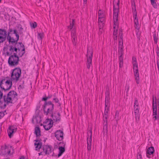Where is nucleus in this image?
<instances>
[{"label": "nucleus", "mask_w": 159, "mask_h": 159, "mask_svg": "<svg viewBox=\"0 0 159 159\" xmlns=\"http://www.w3.org/2000/svg\"><path fill=\"white\" fill-rule=\"evenodd\" d=\"M18 40L19 39L16 38L14 39L13 37H11L9 34L7 35V40L8 41L9 44V52H6L7 55H10L12 54L14 51L16 52H17V51H20L19 43V42H18Z\"/></svg>", "instance_id": "nucleus-1"}, {"label": "nucleus", "mask_w": 159, "mask_h": 159, "mask_svg": "<svg viewBox=\"0 0 159 159\" xmlns=\"http://www.w3.org/2000/svg\"><path fill=\"white\" fill-rule=\"evenodd\" d=\"M54 107V104L53 102L50 101L44 102L42 106L44 114L46 115L50 114L53 111Z\"/></svg>", "instance_id": "nucleus-2"}, {"label": "nucleus", "mask_w": 159, "mask_h": 159, "mask_svg": "<svg viewBox=\"0 0 159 159\" xmlns=\"http://www.w3.org/2000/svg\"><path fill=\"white\" fill-rule=\"evenodd\" d=\"M8 58V62L9 66H17L19 63V57L17 52L14 53L13 55H10Z\"/></svg>", "instance_id": "nucleus-3"}, {"label": "nucleus", "mask_w": 159, "mask_h": 159, "mask_svg": "<svg viewBox=\"0 0 159 159\" xmlns=\"http://www.w3.org/2000/svg\"><path fill=\"white\" fill-rule=\"evenodd\" d=\"M12 85V82L7 80L6 81L5 78L0 81V87L5 91L9 90Z\"/></svg>", "instance_id": "nucleus-4"}, {"label": "nucleus", "mask_w": 159, "mask_h": 159, "mask_svg": "<svg viewBox=\"0 0 159 159\" xmlns=\"http://www.w3.org/2000/svg\"><path fill=\"white\" fill-rule=\"evenodd\" d=\"M21 74V70L20 67H16L14 69L11 75V79L13 80L17 81Z\"/></svg>", "instance_id": "nucleus-5"}, {"label": "nucleus", "mask_w": 159, "mask_h": 159, "mask_svg": "<svg viewBox=\"0 0 159 159\" xmlns=\"http://www.w3.org/2000/svg\"><path fill=\"white\" fill-rule=\"evenodd\" d=\"M132 64L135 80L137 84H138L140 81L137 62H133Z\"/></svg>", "instance_id": "nucleus-6"}, {"label": "nucleus", "mask_w": 159, "mask_h": 159, "mask_svg": "<svg viewBox=\"0 0 159 159\" xmlns=\"http://www.w3.org/2000/svg\"><path fill=\"white\" fill-rule=\"evenodd\" d=\"M108 108H107V109H105V111L103 114V131L104 133L105 132H107V118L108 117Z\"/></svg>", "instance_id": "nucleus-7"}, {"label": "nucleus", "mask_w": 159, "mask_h": 159, "mask_svg": "<svg viewBox=\"0 0 159 159\" xmlns=\"http://www.w3.org/2000/svg\"><path fill=\"white\" fill-rule=\"evenodd\" d=\"M93 51L87 49V53L86 54L87 57V66L88 69H89L91 65H92V58L93 57Z\"/></svg>", "instance_id": "nucleus-8"}, {"label": "nucleus", "mask_w": 159, "mask_h": 159, "mask_svg": "<svg viewBox=\"0 0 159 159\" xmlns=\"http://www.w3.org/2000/svg\"><path fill=\"white\" fill-rule=\"evenodd\" d=\"M50 114L51 115V116L52 117L51 119H52V121L54 120L56 122H59L61 120V115L59 112L56 113V112H54L53 111Z\"/></svg>", "instance_id": "nucleus-9"}, {"label": "nucleus", "mask_w": 159, "mask_h": 159, "mask_svg": "<svg viewBox=\"0 0 159 159\" xmlns=\"http://www.w3.org/2000/svg\"><path fill=\"white\" fill-rule=\"evenodd\" d=\"M7 32L5 29H0V43H3L6 39Z\"/></svg>", "instance_id": "nucleus-10"}, {"label": "nucleus", "mask_w": 159, "mask_h": 159, "mask_svg": "<svg viewBox=\"0 0 159 159\" xmlns=\"http://www.w3.org/2000/svg\"><path fill=\"white\" fill-rule=\"evenodd\" d=\"M63 132L61 130H57L55 133V136L57 139L59 141H61L63 139Z\"/></svg>", "instance_id": "nucleus-11"}, {"label": "nucleus", "mask_w": 159, "mask_h": 159, "mask_svg": "<svg viewBox=\"0 0 159 159\" xmlns=\"http://www.w3.org/2000/svg\"><path fill=\"white\" fill-rule=\"evenodd\" d=\"M52 148L51 146L47 145L43 147L42 149L43 150V152L45 153V155H49L52 152Z\"/></svg>", "instance_id": "nucleus-12"}, {"label": "nucleus", "mask_w": 159, "mask_h": 159, "mask_svg": "<svg viewBox=\"0 0 159 159\" xmlns=\"http://www.w3.org/2000/svg\"><path fill=\"white\" fill-rule=\"evenodd\" d=\"M17 128H15L13 126H10L7 129V133L9 137L11 138L12 136L13 133L15 132L16 131Z\"/></svg>", "instance_id": "nucleus-13"}, {"label": "nucleus", "mask_w": 159, "mask_h": 159, "mask_svg": "<svg viewBox=\"0 0 159 159\" xmlns=\"http://www.w3.org/2000/svg\"><path fill=\"white\" fill-rule=\"evenodd\" d=\"M89 133L90 134V138H87V149L88 151H90L91 149V145L92 142V131L91 130H89Z\"/></svg>", "instance_id": "nucleus-14"}, {"label": "nucleus", "mask_w": 159, "mask_h": 159, "mask_svg": "<svg viewBox=\"0 0 159 159\" xmlns=\"http://www.w3.org/2000/svg\"><path fill=\"white\" fill-rule=\"evenodd\" d=\"M19 47L20 48V51L21 50V51L18 54V56L20 57H22L24 54L25 52V48L24 45L22 44L21 42H19Z\"/></svg>", "instance_id": "nucleus-15"}, {"label": "nucleus", "mask_w": 159, "mask_h": 159, "mask_svg": "<svg viewBox=\"0 0 159 159\" xmlns=\"http://www.w3.org/2000/svg\"><path fill=\"white\" fill-rule=\"evenodd\" d=\"M157 99L156 97L155 98V100L153 95L152 96V107L153 110V112L155 114L157 112Z\"/></svg>", "instance_id": "nucleus-16"}, {"label": "nucleus", "mask_w": 159, "mask_h": 159, "mask_svg": "<svg viewBox=\"0 0 159 159\" xmlns=\"http://www.w3.org/2000/svg\"><path fill=\"white\" fill-rule=\"evenodd\" d=\"M59 144H62L61 145H63V147L62 146H61V147H59V148H58L59 153L58 155V157L61 156L62 155V154L65 152V144H64L63 142H61L59 143Z\"/></svg>", "instance_id": "nucleus-17"}, {"label": "nucleus", "mask_w": 159, "mask_h": 159, "mask_svg": "<svg viewBox=\"0 0 159 159\" xmlns=\"http://www.w3.org/2000/svg\"><path fill=\"white\" fill-rule=\"evenodd\" d=\"M53 124V121L52 119H50L49 122L47 125H43L44 129L47 130H49L52 126Z\"/></svg>", "instance_id": "nucleus-18"}, {"label": "nucleus", "mask_w": 159, "mask_h": 159, "mask_svg": "<svg viewBox=\"0 0 159 159\" xmlns=\"http://www.w3.org/2000/svg\"><path fill=\"white\" fill-rule=\"evenodd\" d=\"M123 47H118V53L119 55L118 58H123Z\"/></svg>", "instance_id": "nucleus-19"}, {"label": "nucleus", "mask_w": 159, "mask_h": 159, "mask_svg": "<svg viewBox=\"0 0 159 159\" xmlns=\"http://www.w3.org/2000/svg\"><path fill=\"white\" fill-rule=\"evenodd\" d=\"M154 152V148L153 147H150L148 148L146 151V153H148V155H151L153 154Z\"/></svg>", "instance_id": "nucleus-20"}, {"label": "nucleus", "mask_w": 159, "mask_h": 159, "mask_svg": "<svg viewBox=\"0 0 159 159\" xmlns=\"http://www.w3.org/2000/svg\"><path fill=\"white\" fill-rule=\"evenodd\" d=\"M34 133L37 137L41 135V131L39 127H36L35 128Z\"/></svg>", "instance_id": "nucleus-21"}, {"label": "nucleus", "mask_w": 159, "mask_h": 159, "mask_svg": "<svg viewBox=\"0 0 159 159\" xmlns=\"http://www.w3.org/2000/svg\"><path fill=\"white\" fill-rule=\"evenodd\" d=\"M34 145L36 146V150H38L41 148L42 146V143L40 142H35L34 143Z\"/></svg>", "instance_id": "nucleus-22"}, {"label": "nucleus", "mask_w": 159, "mask_h": 159, "mask_svg": "<svg viewBox=\"0 0 159 159\" xmlns=\"http://www.w3.org/2000/svg\"><path fill=\"white\" fill-rule=\"evenodd\" d=\"M6 103L7 105L10 103H12L13 99L11 97H9V96L7 95V96L6 98Z\"/></svg>", "instance_id": "nucleus-23"}, {"label": "nucleus", "mask_w": 159, "mask_h": 159, "mask_svg": "<svg viewBox=\"0 0 159 159\" xmlns=\"http://www.w3.org/2000/svg\"><path fill=\"white\" fill-rule=\"evenodd\" d=\"M7 147L2 148L1 150L0 155L2 156L5 155L7 154Z\"/></svg>", "instance_id": "nucleus-24"}, {"label": "nucleus", "mask_w": 159, "mask_h": 159, "mask_svg": "<svg viewBox=\"0 0 159 159\" xmlns=\"http://www.w3.org/2000/svg\"><path fill=\"white\" fill-rule=\"evenodd\" d=\"M52 97V95L51 94L49 95L47 97L46 95H45L44 96V97L42 98V100L43 101H44V102H48L47 100L48 99H50Z\"/></svg>", "instance_id": "nucleus-25"}, {"label": "nucleus", "mask_w": 159, "mask_h": 159, "mask_svg": "<svg viewBox=\"0 0 159 159\" xmlns=\"http://www.w3.org/2000/svg\"><path fill=\"white\" fill-rule=\"evenodd\" d=\"M75 23V20L74 19L72 20L71 22H70V25L67 26L68 28L70 30L73 29L74 25Z\"/></svg>", "instance_id": "nucleus-26"}, {"label": "nucleus", "mask_w": 159, "mask_h": 159, "mask_svg": "<svg viewBox=\"0 0 159 159\" xmlns=\"http://www.w3.org/2000/svg\"><path fill=\"white\" fill-rule=\"evenodd\" d=\"M134 27L135 29L139 28V24L138 18H136V19H134Z\"/></svg>", "instance_id": "nucleus-27"}, {"label": "nucleus", "mask_w": 159, "mask_h": 159, "mask_svg": "<svg viewBox=\"0 0 159 159\" xmlns=\"http://www.w3.org/2000/svg\"><path fill=\"white\" fill-rule=\"evenodd\" d=\"M133 11V17L134 19H136V18H138L137 12L136 9H132Z\"/></svg>", "instance_id": "nucleus-28"}, {"label": "nucleus", "mask_w": 159, "mask_h": 159, "mask_svg": "<svg viewBox=\"0 0 159 159\" xmlns=\"http://www.w3.org/2000/svg\"><path fill=\"white\" fill-rule=\"evenodd\" d=\"M52 101L53 102V103H57L58 104V106H60V103L57 97H54L52 99Z\"/></svg>", "instance_id": "nucleus-29"}, {"label": "nucleus", "mask_w": 159, "mask_h": 159, "mask_svg": "<svg viewBox=\"0 0 159 159\" xmlns=\"http://www.w3.org/2000/svg\"><path fill=\"white\" fill-rule=\"evenodd\" d=\"M119 37L123 41V36H122V30L121 29H120L119 30Z\"/></svg>", "instance_id": "nucleus-30"}, {"label": "nucleus", "mask_w": 159, "mask_h": 159, "mask_svg": "<svg viewBox=\"0 0 159 159\" xmlns=\"http://www.w3.org/2000/svg\"><path fill=\"white\" fill-rule=\"evenodd\" d=\"M120 68H121L123 66V58H118Z\"/></svg>", "instance_id": "nucleus-31"}, {"label": "nucleus", "mask_w": 159, "mask_h": 159, "mask_svg": "<svg viewBox=\"0 0 159 159\" xmlns=\"http://www.w3.org/2000/svg\"><path fill=\"white\" fill-rule=\"evenodd\" d=\"M152 5L154 8H156L157 7V5L155 0H150Z\"/></svg>", "instance_id": "nucleus-32"}, {"label": "nucleus", "mask_w": 159, "mask_h": 159, "mask_svg": "<svg viewBox=\"0 0 159 159\" xmlns=\"http://www.w3.org/2000/svg\"><path fill=\"white\" fill-rule=\"evenodd\" d=\"M72 41L73 45L74 46H76L77 41V37L72 38Z\"/></svg>", "instance_id": "nucleus-33"}, {"label": "nucleus", "mask_w": 159, "mask_h": 159, "mask_svg": "<svg viewBox=\"0 0 159 159\" xmlns=\"http://www.w3.org/2000/svg\"><path fill=\"white\" fill-rule=\"evenodd\" d=\"M153 119L154 120H157L158 119L159 116H157V112H156L155 114L153 112Z\"/></svg>", "instance_id": "nucleus-34"}, {"label": "nucleus", "mask_w": 159, "mask_h": 159, "mask_svg": "<svg viewBox=\"0 0 159 159\" xmlns=\"http://www.w3.org/2000/svg\"><path fill=\"white\" fill-rule=\"evenodd\" d=\"M71 37L72 38L76 37V33L75 31L74 30V29L72 30L71 33Z\"/></svg>", "instance_id": "nucleus-35"}, {"label": "nucleus", "mask_w": 159, "mask_h": 159, "mask_svg": "<svg viewBox=\"0 0 159 159\" xmlns=\"http://www.w3.org/2000/svg\"><path fill=\"white\" fill-rule=\"evenodd\" d=\"M131 3L132 9H135V8H136V7H135L134 0H131Z\"/></svg>", "instance_id": "nucleus-36"}, {"label": "nucleus", "mask_w": 159, "mask_h": 159, "mask_svg": "<svg viewBox=\"0 0 159 159\" xmlns=\"http://www.w3.org/2000/svg\"><path fill=\"white\" fill-rule=\"evenodd\" d=\"M13 33L15 34L16 36V38H17L18 39H19V35L18 34V32L16 30H13Z\"/></svg>", "instance_id": "nucleus-37"}, {"label": "nucleus", "mask_w": 159, "mask_h": 159, "mask_svg": "<svg viewBox=\"0 0 159 159\" xmlns=\"http://www.w3.org/2000/svg\"><path fill=\"white\" fill-rule=\"evenodd\" d=\"M153 36L154 43H155L157 44V40L158 38L157 37L155 34L153 35Z\"/></svg>", "instance_id": "nucleus-38"}, {"label": "nucleus", "mask_w": 159, "mask_h": 159, "mask_svg": "<svg viewBox=\"0 0 159 159\" xmlns=\"http://www.w3.org/2000/svg\"><path fill=\"white\" fill-rule=\"evenodd\" d=\"M43 34H41V33H38V38L39 39L41 40L42 39V38H43Z\"/></svg>", "instance_id": "nucleus-39"}, {"label": "nucleus", "mask_w": 159, "mask_h": 159, "mask_svg": "<svg viewBox=\"0 0 159 159\" xmlns=\"http://www.w3.org/2000/svg\"><path fill=\"white\" fill-rule=\"evenodd\" d=\"M98 17H103L104 15L101 12V10H99L98 12Z\"/></svg>", "instance_id": "nucleus-40"}, {"label": "nucleus", "mask_w": 159, "mask_h": 159, "mask_svg": "<svg viewBox=\"0 0 159 159\" xmlns=\"http://www.w3.org/2000/svg\"><path fill=\"white\" fill-rule=\"evenodd\" d=\"M7 95L9 96V97H11V98L13 97V90L9 92L7 94Z\"/></svg>", "instance_id": "nucleus-41"}, {"label": "nucleus", "mask_w": 159, "mask_h": 159, "mask_svg": "<svg viewBox=\"0 0 159 159\" xmlns=\"http://www.w3.org/2000/svg\"><path fill=\"white\" fill-rule=\"evenodd\" d=\"M135 106H139V103L138 102V100L137 98H134V105Z\"/></svg>", "instance_id": "nucleus-42"}, {"label": "nucleus", "mask_w": 159, "mask_h": 159, "mask_svg": "<svg viewBox=\"0 0 159 159\" xmlns=\"http://www.w3.org/2000/svg\"><path fill=\"white\" fill-rule=\"evenodd\" d=\"M137 30H136V35H137V38L138 39H140L139 34V28H137Z\"/></svg>", "instance_id": "nucleus-43"}, {"label": "nucleus", "mask_w": 159, "mask_h": 159, "mask_svg": "<svg viewBox=\"0 0 159 159\" xmlns=\"http://www.w3.org/2000/svg\"><path fill=\"white\" fill-rule=\"evenodd\" d=\"M121 40H120L119 39V41H118V43H119V44H118V47H123V41H122V42L121 43Z\"/></svg>", "instance_id": "nucleus-44"}, {"label": "nucleus", "mask_w": 159, "mask_h": 159, "mask_svg": "<svg viewBox=\"0 0 159 159\" xmlns=\"http://www.w3.org/2000/svg\"><path fill=\"white\" fill-rule=\"evenodd\" d=\"M31 25L33 28H35L37 26V23L34 22L32 24H31Z\"/></svg>", "instance_id": "nucleus-45"}, {"label": "nucleus", "mask_w": 159, "mask_h": 159, "mask_svg": "<svg viewBox=\"0 0 159 159\" xmlns=\"http://www.w3.org/2000/svg\"><path fill=\"white\" fill-rule=\"evenodd\" d=\"M104 20V18L102 17H98V20L99 22L102 23L103 20Z\"/></svg>", "instance_id": "nucleus-46"}, {"label": "nucleus", "mask_w": 159, "mask_h": 159, "mask_svg": "<svg viewBox=\"0 0 159 159\" xmlns=\"http://www.w3.org/2000/svg\"><path fill=\"white\" fill-rule=\"evenodd\" d=\"M117 28H116V30H114V31L113 32V36H116V35H117Z\"/></svg>", "instance_id": "nucleus-47"}, {"label": "nucleus", "mask_w": 159, "mask_h": 159, "mask_svg": "<svg viewBox=\"0 0 159 159\" xmlns=\"http://www.w3.org/2000/svg\"><path fill=\"white\" fill-rule=\"evenodd\" d=\"M106 99H107V101H108V98H107V97H106L105 98V109H107V108H108V107H107V106L106 104Z\"/></svg>", "instance_id": "nucleus-48"}, {"label": "nucleus", "mask_w": 159, "mask_h": 159, "mask_svg": "<svg viewBox=\"0 0 159 159\" xmlns=\"http://www.w3.org/2000/svg\"><path fill=\"white\" fill-rule=\"evenodd\" d=\"M50 121V119H49L48 118L47 119L45 122L43 123H45L46 125L48 124V123Z\"/></svg>", "instance_id": "nucleus-49"}, {"label": "nucleus", "mask_w": 159, "mask_h": 159, "mask_svg": "<svg viewBox=\"0 0 159 159\" xmlns=\"http://www.w3.org/2000/svg\"><path fill=\"white\" fill-rule=\"evenodd\" d=\"M119 114V112L118 111H116V114L115 115V117L116 119H117L116 118L118 117V116Z\"/></svg>", "instance_id": "nucleus-50"}, {"label": "nucleus", "mask_w": 159, "mask_h": 159, "mask_svg": "<svg viewBox=\"0 0 159 159\" xmlns=\"http://www.w3.org/2000/svg\"><path fill=\"white\" fill-rule=\"evenodd\" d=\"M113 22H114V25L113 26V29H114V30H116V26L117 25V21L115 23L114 22V18H113ZM117 21H118V20Z\"/></svg>", "instance_id": "nucleus-51"}, {"label": "nucleus", "mask_w": 159, "mask_h": 159, "mask_svg": "<svg viewBox=\"0 0 159 159\" xmlns=\"http://www.w3.org/2000/svg\"><path fill=\"white\" fill-rule=\"evenodd\" d=\"M135 118L136 120H139V114L138 115H135Z\"/></svg>", "instance_id": "nucleus-52"}, {"label": "nucleus", "mask_w": 159, "mask_h": 159, "mask_svg": "<svg viewBox=\"0 0 159 159\" xmlns=\"http://www.w3.org/2000/svg\"><path fill=\"white\" fill-rule=\"evenodd\" d=\"M13 98H15L16 96H17V94L16 92L13 90Z\"/></svg>", "instance_id": "nucleus-53"}, {"label": "nucleus", "mask_w": 159, "mask_h": 159, "mask_svg": "<svg viewBox=\"0 0 159 159\" xmlns=\"http://www.w3.org/2000/svg\"><path fill=\"white\" fill-rule=\"evenodd\" d=\"M132 62H137V60H136V57H132Z\"/></svg>", "instance_id": "nucleus-54"}, {"label": "nucleus", "mask_w": 159, "mask_h": 159, "mask_svg": "<svg viewBox=\"0 0 159 159\" xmlns=\"http://www.w3.org/2000/svg\"><path fill=\"white\" fill-rule=\"evenodd\" d=\"M38 118H39V117H36V116H35V117H34L33 119L32 120V121H34V120H35L38 123V121H37V119Z\"/></svg>", "instance_id": "nucleus-55"}, {"label": "nucleus", "mask_w": 159, "mask_h": 159, "mask_svg": "<svg viewBox=\"0 0 159 159\" xmlns=\"http://www.w3.org/2000/svg\"><path fill=\"white\" fill-rule=\"evenodd\" d=\"M6 150H7V154L9 155L11 151L10 150H9L8 149V148H7V149Z\"/></svg>", "instance_id": "nucleus-56"}, {"label": "nucleus", "mask_w": 159, "mask_h": 159, "mask_svg": "<svg viewBox=\"0 0 159 159\" xmlns=\"http://www.w3.org/2000/svg\"><path fill=\"white\" fill-rule=\"evenodd\" d=\"M138 158L137 159H142V155L140 154L137 155Z\"/></svg>", "instance_id": "nucleus-57"}, {"label": "nucleus", "mask_w": 159, "mask_h": 159, "mask_svg": "<svg viewBox=\"0 0 159 159\" xmlns=\"http://www.w3.org/2000/svg\"><path fill=\"white\" fill-rule=\"evenodd\" d=\"M12 31H13L10 28L9 30V32L7 34V35H8V34L9 35H10V33L12 32Z\"/></svg>", "instance_id": "nucleus-58"}, {"label": "nucleus", "mask_w": 159, "mask_h": 159, "mask_svg": "<svg viewBox=\"0 0 159 159\" xmlns=\"http://www.w3.org/2000/svg\"><path fill=\"white\" fill-rule=\"evenodd\" d=\"M139 110H136L134 111V113L135 114V115L139 114Z\"/></svg>", "instance_id": "nucleus-59"}, {"label": "nucleus", "mask_w": 159, "mask_h": 159, "mask_svg": "<svg viewBox=\"0 0 159 159\" xmlns=\"http://www.w3.org/2000/svg\"><path fill=\"white\" fill-rule=\"evenodd\" d=\"M6 96L5 95H4L3 96V101L5 102H6Z\"/></svg>", "instance_id": "nucleus-60"}, {"label": "nucleus", "mask_w": 159, "mask_h": 159, "mask_svg": "<svg viewBox=\"0 0 159 159\" xmlns=\"http://www.w3.org/2000/svg\"><path fill=\"white\" fill-rule=\"evenodd\" d=\"M157 68H158V70H159V60H157Z\"/></svg>", "instance_id": "nucleus-61"}, {"label": "nucleus", "mask_w": 159, "mask_h": 159, "mask_svg": "<svg viewBox=\"0 0 159 159\" xmlns=\"http://www.w3.org/2000/svg\"><path fill=\"white\" fill-rule=\"evenodd\" d=\"M134 111L136 110H139L138 109V106H134Z\"/></svg>", "instance_id": "nucleus-62"}, {"label": "nucleus", "mask_w": 159, "mask_h": 159, "mask_svg": "<svg viewBox=\"0 0 159 159\" xmlns=\"http://www.w3.org/2000/svg\"><path fill=\"white\" fill-rule=\"evenodd\" d=\"M4 116V114L3 113H2V112H0V116L1 117H2Z\"/></svg>", "instance_id": "nucleus-63"}, {"label": "nucleus", "mask_w": 159, "mask_h": 159, "mask_svg": "<svg viewBox=\"0 0 159 159\" xmlns=\"http://www.w3.org/2000/svg\"><path fill=\"white\" fill-rule=\"evenodd\" d=\"M42 141V140L41 139H36L35 140H34V141L35 142H41V141Z\"/></svg>", "instance_id": "nucleus-64"}]
</instances>
